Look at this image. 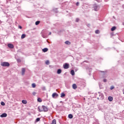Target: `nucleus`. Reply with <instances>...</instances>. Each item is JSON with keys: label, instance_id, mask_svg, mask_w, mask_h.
I'll return each mask as SVG.
<instances>
[{"label": "nucleus", "instance_id": "5701e85b", "mask_svg": "<svg viewBox=\"0 0 124 124\" xmlns=\"http://www.w3.org/2000/svg\"><path fill=\"white\" fill-rule=\"evenodd\" d=\"M39 23H40V21H37L35 22V25L37 26V25H39Z\"/></svg>", "mask_w": 124, "mask_h": 124}, {"label": "nucleus", "instance_id": "c85d7f7f", "mask_svg": "<svg viewBox=\"0 0 124 124\" xmlns=\"http://www.w3.org/2000/svg\"><path fill=\"white\" fill-rule=\"evenodd\" d=\"M42 89L43 90V91H45L46 90V88H45V87H42Z\"/></svg>", "mask_w": 124, "mask_h": 124}, {"label": "nucleus", "instance_id": "39448f33", "mask_svg": "<svg viewBox=\"0 0 124 124\" xmlns=\"http://www.w3.org/2000/svg\"><path fill=\"white\" fill-rule=\"evenodd\" d=\"M8 47H9V48H10L11 49H13V48H14V46H13V45L11 44H8Z\"/></svg>", "mask_w": 124, "mask_h": 124}, {"label": "nucleus", "instance_id": "c756f323", "mask_svg": "<svg viewBox=\"0 0 124 124\" xmlns=\"http://www.w3.org/2000/svg\"><path fill=\"white\" fill-rule=\"evenodd\" d=\"M36 121H37V122H39V121H40V118H37Z\"/></svg>", "mask_w": 124, "mask_h": 124}, {"label": "nucleus", "instance_id": "cd10ccee", "mask_svg": "<svg viewBox=\"0 0 124 124\" xmlns=\"http://www.w3.org/2000/svg\"><path fill=\"white\" fill-rule=\"evenodd\" d=\"M32 94H33V95H35V94H36V92H33L32 93Z\"/></svg>", "mask_w": 124, "mask_h": 124}, {"label": "nucleus", "instance_id": "f8f14e48", "mask_svg": "<svg viewBox=\"0 0 124 124\" xmlns=\"http://www.w3.org/2000/svg\"><path fill=\"white\" fill-rule=\"evenodd\" d=\"M61 73H62V70L61 69H59L57 70V74H61Z\"/></svg>", "mask_w": 124, "mask_h": 124}, {"label": "nucleus", "instance_id": "393cba45", "mask_svg": "<svg viewBox=\"0 0 124 124\" xmlns=\"http://www.w3.org/2000/svg\"><path fill=\"white\" fill-rule=\"evenodd\" d=\"M1 105H2V106H4V105H5V104L4 103V102H1Z\"/></svg>", "mask_w": 124, "mask_h": 124}, {"label": "nucleus", "instance_id": "b1692460", "mask_svg": "<svg viewBox=\"0 0 124 124\" xmlns=\"http://www.w3.org/2000/svg\"><path fill=\"white\" fill-rule=\"evenodd\" d=\"M56 124V120L54 119L53 120L52 122V124Z\"/></svg>", "mask_w": 124, "mask_h": 124}, {"label": "nucleus", "instance_id": "bb28decb", "mask_svg": "<svg viewBox=\"0 0 124 124\" xmlns=\"http://www.w3.org/2000/svg\"><path fill=\"white\" fill-rule=\"evenodd\" d=\"M95 33L97 34V33H99V30H96L95 31Z\"/></svg>", "mask_w": 124, "mask_h": 124}, {"label": "nucleus", "instance_id": "dca6fc26", "mask_svg": "<svg viewBox=\"0 0 124 124\" xmlns=\"http://www.w3.org/2000/svg\"><path fill=\"white\" fill-rule=\"evenodd\" d=\"M116 28L115 26H113L111 29V31H115V30H116Z\"/></svg>", "mask_w": 124, "mask_h": 124}, {"label": "nucleus", "instance_id": "f704fd0d", "mask_svg": "<svg viewBox=\"0 0 124 124\" xmlns=\"http://www.w3.org/2000/svg\"><path fill=\"white\" fill-rule=\"evenodd\" d=\"M76 5H78V6L79 5V2H77Z\"/></svg>", "mask_w": 124, "mask_h": 124}, {"label": "nucleus", "instance_id": "9b49d317", "mask_svg": "<svg viewBox=\"0 0 124 124\" xmlns=\"http://www.w3.org/2000/svg\"><path fill=\"white\" fill-rule=\"evenodd\" d=\"M47 51H48V48H45L43 49V51L44 52V53H46V52H47Z\"/></svg>", "mask_w": 124, "mask_h": 124}, {"label": "nucleus", "instance_id": "1a4fd4ad", "mask_svg": "<svg viewBox=\"0 0 124 124\" xmlns=\"http://www.w3.org/2000/svg\"><path fill=\"white\" fill-rule=\"evenodd\" d=\"M99 9V7L98 6H94V10L95 11H97Z\"/></svg>", "mask_w": 124, "mask_h": 124}, {"label": "nucleus", "instance_id": "473e14b6", "mask_svg": "<svg viewBox=\"0 0 124 124\" xmlns=\"http://www.w3.org/2000/svg\"><path fill=\"white\" fill-rule=\"evenodd\" d=\"M76 22H79V18H76Z\"/></svg>", "mask_w": 124, "mask_h": 124}, {"label": "nucleus", "instance_id": "a878e982", "mask_svg": "<svg viewBox=\"0 0 124 124\" xmlns=\"http://www.w3.org/2000/svg\"><path fill=\"white\" fill-rule=\"evenodd\" d=\"M49 63L50 62L48 60L46 62V64L47 65L49 64Z\"/></svg>", "mask_w": 124, "mask_h": 124}, {"label": "nucleus", "instance_id": "412c9836", "mask_svg": "<svg viewBox=\"0 0 124 124\" xmlns=\"http://www.w3.org/2000/svg\"><path fill=\"white\" fill-rule=\"evenodd\" d=\"M68 117L69 119H72V118H73V115H72V114H69Z\"/></svg>", "mask_w": 124, "mask_h": 124}, {"label": "nucleus", "instance_id": "0eeeda50", "mask_svg": "<svg viewBox=\"0 0 124 124\" xmlns=\"http://www.w3.org/2000/svg\"><path fill=\"white\" fill-rule=\"evenodd\" d=\"M0 117L1 118H5L7 117V114L6 113H3L2 114L0 115Z\"/></svg>", "mask_w": 124, "mask_h": 124}, {"label": "nucleus", "instance_id": "72a5a7b5", "mask_svg": "<svg viewBox=\"0 0 124 124\" xmlns=\"http://www.w3.org/2000/svg\"><path fill=\"white\" fill-rule=\"evenodd\" d=\"M18 28L19 29H22V27L21 26H18Z\"/></svg>", "mask_w": 124, "mask_h": 124}, {"label": "nucleus", "instance_id": "a211bd4d", "mask_svg": "<svg viewBox=\"0 0 124 124\" xmlns=\"http://www.w3.org/2000/svg\"><path fill=\"white\" fill-rule=\"evenodd\" d=\"M65 96V94L64 93H62L61 94V97H64Z\"/></svg>", "mask_w": 124, "mask_h": 124}, {"label": "nucleus", "instance_id": "4c0bfd02", "mask_svg": "<svg viewBox=\"0 0 124 124\" xmlns=\"http://www.w3.org/2000/svg\"><path fill=\"white\" fill-rule=\"evenodd\" d=\"M123 26H124V22L123 23Z\"/></svg>", "mask_w": 124, "mask_h": 124}, {"label": "nucleus", "instance_id": "e433bc0d", "mask_svg": "<svg viewBox=\"0 0 124 124\" xmlns=\"http://www.w3.org/2000/svg\"><path fill=\"white\" fill-rule=\"evenodd\" d=\"M51 34H52V32H50L49 33V35H51Z\"/></svg>", "mask_w": 124, "mask_h": 124}, {"label": "nucleus", "instance_id": "c9c22d12", "mask_svg": "<svg viewBox=\"0 0 124 124\" xmlns=\"http://www.w3.org/2000/svg\"><path fill=\"white\" fill-rule=\"evenodd\" d=\"M17 62H21V60L17 59Z\"/></svg>", "mask_w": 124, "mask_h": 124}, {"label": "nucleus", "instance_id": "ddd939ff", "mask_svg": "<svg viewBox=\"0 0 124 124\" xmlns=\"http://www.w3.org/2000/svg\"><path fill=\"white\" fill-rule=\"evenodd\" d=\"M71 74L73 76L75 74V72H74V70H72L71 71Z\"/></svg>", "mask_w": 124, "mask_h": 124}, {"label": "nucleus", "instance_id": "6e6552de", "mask_svg": "<svg viewBox=\"0 0 124 124\" xmlns=\"http://www.w3.org/2000/svg\"><path fill=\"white\" fill-rule=\"evenodd\" d=\"M72 87H73V89H74V90H76V89H77V85H76V84H74L72 85Z\"/></svg>", "mask_w": 124, "mask_h": 124}, {"label": "nucleus", "instance_id": "2eb2a0df", "mask_svg": "<svg viewBox=\"0 0 124 124\" xmlns=\"http://www.w3.org/2000/svg\"><path fill=\"white\" fill-rule=\"evenodd\" d=\"M22 102L23 104H27V103H28V102L27 101V100H23L22 101Z\"/></svg>", "mask_w": 124, "mask_h": 124}, {"label": "nucleus", "instance_id": "6ab92c4d", "mask_svg": "<svg viewBox=\"0 0 124 124\" xmlns=\"http://www.w3.org/2000/svg\"><path fill=\"white\" fill-rule=\"evenodd\" d=\"M42 36L43 38H46V37H47V35H44V34H42Z\"/></svg>", "mask_w": 124, "mask_h": 124}, {"label": "nucleus", "instance_id": "4be33fe9", "mask_svg": "<svg viewBox=\"0 0 124 124\" xmlns=\"http://www.w3.org/2000/svg\"><path fill=\"white\" fill-rule=\"evenodd\" d=\"M37 100L39 102H42V100L40 98H38Z\"/></svg>", "mask_w": 124, "mask_h": 124}, {"label": "nucleus", "instance_id": "9d476101", "mask_svg": "<svg viewBox=\"0 0 124 124\" xmlns=\"http://www.w3.org/2000/svg\"><path fill=\"white\" fill-rule=\"evenodd\" d=\"M65 44H66V45H70L71 43L68 41H66L65 42Z\"/></svg>", "mask_w": 124, "mask_h": 124}, {"label": "nucleus", "instance_id": "f03ea898", "mask_svg": "<svg viewBox=\"0 0 124 124\" xmlns=\"http://www.w3.org/2000/svg\"><path fill=\"white\" fill-rule=\"evenodd\" d=\"M1 66L8 67L10 65V64L8 62H1Z\"/></svg>", "mask_w": 124, "mask_h": 124}, {"label": "nucleus", "instance_id": "f3484780", "mask_svg": "<svg viewBox=\"0 0 124 124\" xmlns=\"http://www.w3.org/2000/svg\"><path fill=\"white\" fill-rule=\"evenodd\" d=\"M25 37H26V34H23L21 35V39H24V38H25Z\"/></svg>", "mask_w": 124, "mask_h": 124}, {"label": "nucleus", "instance_id": "4468645a", "mask_svg": "<svg viewBox=\"0 0 124 124\" xmlns=\"http://www.w3.org/2000/svg\"><path fill=\"white\" fill-rule=\"evenodd\" d=\"M108 100H109V101H112L113 100V97H111V96H109L108 97Z\"/></svg>", "mask_w": 124, "mask_h": 124}, {"label": "nucleus", "instance_id": "7ed1b4c3", "mask_svg": "<svg viewBox=\"0 0 124 124\" xmlns=\"http://www.w3.org/2000/svg\"><path fill=\"white\" fill-rule=\"evenodd\" d=\"M52 96L53 98H57V97L59 96V94H58L57 93H54L52 94Z\"/></svg>", "mask_w": 124, "mask_h": 124}, {"label": "nucleus", "instance_id": "58836bf2", "mask_svg": "<svg viewBox=\"0 0 124 124\" xmlns=\"http://www.w3.org/2000/svg\"><path fill=\"white\" fill-rule=\"evenodd\" d=\"M124 94V92L123 93Z\"/></svg>", "mask_w": 124, "mask_h": 124}, {"label": "nucleus", "instance_id": "f257e3e1", "mask_svg": "<svg viewBox=\"0 0 124 124\" xmlns=\"http://www.w3.org/2000/svg\"><path fill=\"white\" fill-rule=\"evenodd\" d=\"M38 110L39 112H47L48 111V108L45 106H39L38 107Z\"/></svg>", "mask_w": 124, "mask_h": 124}, {"label": "nucleus", "instance_id": "2f4dec72", "mask_svg": "<svg viewBox=\"0 0 124 124\" xmlns=\"http://www.w3.org/2000/svg\"><path fill=\"white\" fill-rule=\"evenodd\" d=\"M114 88H115L114 86H111L110 90H113Z\"/></svg>", "mask_w": 124, "mask_h": 124}, {"label": "nucleus", "instance_id": "423d86ee", "mask_svg": "<svg viewBox=\"0 0 124 124\" xmlns=\"http://www.w3.org/2000/svg\"><path fill=\"white\" fill-rule=\"evenodd\" d=\"M25 72H26V68H23L22 69V73H21L22 75H25Z\"/></svg>", "mask_w": 124, "mask_h": 124}, {"label": "nucleus", "instance_id": "aec40b11", "mask_svg": "<svg viewBox=\"0 0 124 124\" xmlns=\"http://www.w3.org/2000/svg\"><path fill=\"white\" fill-rule=\"evenodd\" d=\"M32 86V88H35V87H36V85L35 84V83H32L31 84Z\"/></svg>", "mask_w": 124, "mask_h": 124}, {"label": "nucleus", "instance_id": "20e7f679", "mask_svg": "<svg viewBox=\"0 0 124 124\" xmlns=\"http://www.w3.org/2000/svg\"><path fill=\"white\" fill-rule=\"evenodd\" d=\"M63 66L64 69H67L68 68H69V64H67V63H65Z\"/></svg>", "mask_w": 124, "mask_h": 124}, {"label": "nucleus", "instance_id": "7c9ffc66", "mask_svg": "<svg viewBox=\"0 0 124 124\" xmlns=\"http://www.w3.org/2000/svg\"><path fill=\"white\" fill-rule=\"evenodd\" d=\"M103 82H104V83H106V82H107V79H104L103 80Z\"/></svg>", "mask_w": 124, "mask_h": 124}]
</instances>
